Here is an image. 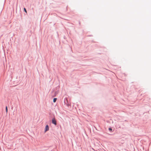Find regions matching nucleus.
Returning <instances> with one entry per match:
<instances>
[{"label":"nucleus","mask_w":151,"mask_h":151,"mask_svg":"<svg viewBox=\"0 0 151 151\" xmlns=\"http://www.w3.org/2000/svg\"><path fill=\"white\" fill-rule=\"evenodd\" d=\"M52 123L54 124L55 125H57L56 121L55 118H53L52 120Z\"/></svg>","instance_id":"1"},{"label":"nucleus","mask_w":151,"mask_h":151,"mask_svg":"<svg viewBox=\"0 0 151 151\" xmlns=\"http://www.w3.org/2000/svg\"><path fill=\"white\" fill-rule=\"evenodd\" d=\"M49 130V127H48V126L47 125L46 126L45 128V132L47 131H48Z\"/></svg>","instance_id":"2"},{"label":"nucleus","mask_w":151,"mask_h":151,"mask_svg":"<svg viewBox=\"0 0 151 151\" xmlns=\"http://www.w3.org/2000/svg\"><path fill=\"white\" fill-rule=\"evenodd\" d=\"M57 100V98H55L53 99V101L54 102H55Z\"/></svg>","instance_id":"3"},{"label":"nucleus","mask_w":151,"mask_h":151,"mask_svg":"<svg viewBox=\"0 0 151 151\" xmlns=\"http://www.w3.org/2000/svg\"><path fill=\"white\" fill-rule=\"evenodd\" d=\"M6 113H7L8 112V109H7V106H6Z\"/></svg>","instance_id":"4"},{"label":"nucleus","mask_w":151,"mask_h":151,"mask_svg":"<svg viewBox=\"0 0 151 151\" xmlns=\"http://www.w3.org/2000/svg\"><path fill=\"white\" fill-rule=\"evenodd\" d=\"M24 11L25 12L27 13V11H26V9L25 8H24Z\"/></svg>","instance_id":"5"},{"label":"nucleus","mask_w":151,"mask_h":151,"mask_svg":"<svg viewBox=\"0 0 151 151\" xmlns=\"http://www.w3.org/2000/svg\"><path fill=\"white\" fill-rule=\"evenodd\" d=\"M109 130H110V131H111L112 130V129L111 128H109Z\"/></svg>","instance_id":"6"}]
</instances>
